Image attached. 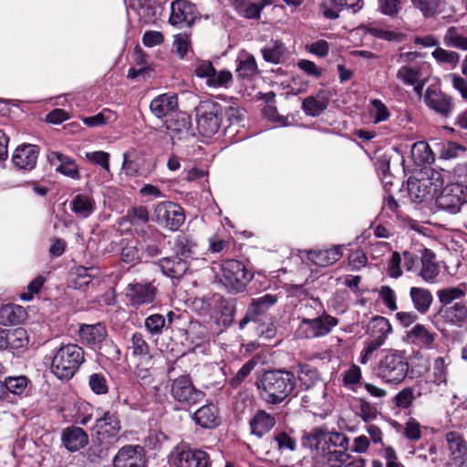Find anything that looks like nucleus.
<instances>
[{"instance_id": "052dcab7", "label": "nucleus", "mask_w": 467, "mask_h": 467, "mask_svg": "<svg viewBox=\"0 0 467 467\" xmlns=\"http://www.w3.org/2000/svg\"><path fill=\"white\" fill-rule=\"evenodd\" d=\"M126 217L132 224L146 223L149 221L148 210L144 206L130 209Z\"/></svg>"}, {"instance_id": "7c9ffc66", "label": "nucleus", "mask_w": 467, "mask_h": 467, "mask_svg": "<svg viewBox=\"0 0 467 467\" xmlns=\"http://www.w3.org/2000/svg\"><path fill=\"white\" fill-rule=\"evenodd\" d=\"M408 337L412 341V343L420 345L427 349H431L433 348V343L436 340L437 334L429 330L425 326L417 324L408 332Z\"/></svg>"}, {"instance_id": "c03bdc74", "label": "nucleus", "mask_w": 467, "mask_h": 467, "mask_svg": "<svg viewBox=\"0 0 467 467\" xmlns=\"http://www.w3.org/2000/svg\"><path fill=\"white\" fill-rule=\"evenodd\" d=\"M276 301V296L271 294H266L261 297L254 299L248 306L249 313L254 314L256 317H258L259 315L265 313L269 307L274 306Z\"/></svg>"}, {"instance_id": "49530a36", "label": "nucleus", "mask_w": 467, "mask_h": 467, "mask_svg": "<svg viewBox=\"0 0 467 467\" xmlns=\"http://www.w3.org/2000/svg\"><path fill=\"white\" fill-rule=\"evenodd\" d=\"M451 363L449 357H438L433 360V378L437 384L446 383L448 366Z\"/></svg>"}, {"instance_id": "4d7b16f0", "label": "nucleus", "mask_w": 467, "mask_h": 467, "mask_svg": "<svg viewBox=\"0 0 467 467\" xmlns=\"http://www.w3.org/2000/svg\"><path fill=\"white\" fill-rule=\"evenodd\" d=\"M141 163L139 155L136 152L124 153L122 169L127 175H135L140 169Z\"/></svg>"}, {"instance_id": "a211bd4d", "label": "nucleus", "mask_w": 467, "mask_h": 467, "mask_svg": "<svg viewBox=\"0 0 467 467\" xmlns=\"http://www.w3.org/2000/svg\"><path fill=\"white\" fill-rule=\"evenodd\" d=\"M337 324V320L329 316L324 315L313 319H303L302 325L306 327V337H317L327 335L332 327Z\"/></svg>"}, {"instance_id": "a878e982", "label": "nucleus", "mask_w": 467, "mask_h": 467, "mask_svg": "<svg viewBox=\"0 0 467 467\" xmlns=\"http://www.w3.org/2000/svg\"><path fill=\"white\" fill-rule=\"evenodd\" d=\"M343 255L342 246L335 245L330 249L309 251L307 258L316 265L326 267L338 261Z\"/></svg>"}, {"instance_id": "de8ad7c7", "label": "nucleus", "mask_w": 467, "mask_h": 467, "mask_svg": "<svg viewBox=\"0 0 467 467\" xmlns=\"http://www.w3.org/2000/svg\"><path fill=\"white\" fill-rule=\"evenodd\" d=\"M196 244L189 240L185 236H179L175 242V250L177 255L182 256V259L195 258Z\"/></svg>"}, {"instance_id": "f3484780", "label": "nucleus", "mask_w": 467, "mask_h": 467, "mask_svg": "<svg viewBox=\"0 0 467 467\" xmlns=\"http://www.w3.org/2000/svg\"><path fill=\"white\" fill-rule=\"evenodd\" d=\"M79 337L83 344L92 348L102 349V344L107 338V329L101 323L82 325L79 328Z\"/></svg>"}, {"instance_id": "4be33fe9", "label": "nucleus", "mask_w": 467, "mask_h": 467, "mask_svg": "<svg viewBox=\"0 0 467 467\" xmlns=\"http://www.w3.org/2000/svg\"><path fill=\"white\" fill-rule=\"evenodd\" d=\"M47 157L49 163L56 167L57 171L71 179H79L77 165L70 157L57 151H49Z\"/></svg>"}, {"instance_id": "473e14b6", "label": "nucleus", "mask_w": 467, "mask_h": 467, "mask_svg": "<svg viewBox=\"0 0 467 467\" xmlns=\"http://www.w3.org/2000/svg\"><path fill=\"white\" fill-rule=\"evenodd\" d=\"M26 315L24 307L8 304L0 308V323L4 326L18 324L25 319Z\"/></svg>"}, {"instance_id": "8fccbe9b", "label": "nucleus", "mask_w": 467, "mask_h": 467, "mask_svg": "<svg viewBox=\"0 0 467 467\" xmlns=\"http://www.w3.org/2000/svg\"><path fill=\"white\" fill-rule=\"evenodd\" d=\"M233 80V75L229 70H220L212 73L211 78L207 80V85L211 88H227Z\"/></svg>"}, {"instance_id": "9b49d317", "label": "nucleus", "mask_w": 467, "mask_h": 467, "mask_svg": "<svg viewBox=\"0 0 467 467\" xmlns=\"http://www.w3.org/2000/svg\"><path fill=\"white\" fill-rule=\"evenodd\" d=\"M126 298L130 306L139 307L142 305L151 304L156 297V287L150 283L129 284L125 292Z\"/></svg>"}, {"instance_id": "412c9836", "label": "nucleus", "mask_w": 467, "mask_h": 467, "mask_svg": "<svg viewBox=\"0 0 467 467\" xmlns=\"http://www.w3.org/2000/svg\"><path fill=\"white\" fill-rule=\"evenodd\" d=\"M95 428L98 434L115 437L121 429L119 414L114 410H106L96 420Z\"/></svg>"}, {"instance_id": "bf43d9fd", "label": "nucleus", "mask_w": 467, "mask_h": 467, "mask_svg": "<svg viewBox=\"0 0 467 467\" xmlns=\"http://www.w3.org/2000/svg\"><path fill=\"white\" fill-rule=\"evenodd\" d=\"M165 325V318L161 314L150 315L145 319V327L152 335L161 334Z\"/></svg>"}, {"instance_id": "f257e3e1", "label": "nucleus", "mask_w": 467, "mask_h": 467, "mask_svg": "<svg viewBox=\"0 0 467 467\" xmlns=\"http://www.w3.org/2000/svg\"><path fill=\"white\" fill-rule=\"evenodd\" d=\"M257 388L265 402L272 405L280 404L294 391L296 378L288 370H268L262 375L257 382Z\"/></svg>"}, {"instance_id": "13d9d810", "label": "nucleus", "mask_w": 467, "mask_h": 467, "mask_svg": "<svg viewBox=\"0 0 467 467\" xmlns=\"http://www.w3.org/2000/svg\"><path fill=\"white\" fill-rule=\"evenodd\" d=\"M465 150L464 147L461 144L452 141H447L442 143L440 149L441 158L444 160H450L457 158L460 154Z\"/></svg>"}, {"instance_id": "0e129e2a", "label": "nucleus", "mask_w": 467, "mask_h": 467, "mask_svg": "<svg viewBox=\"0 0 467 467\" xmlns=\"http://www.w3.org/2000/svg\"><path fill=\"white\" fill-rule=\"evenodd\" d=\"M348 265L351 270L358 271L365 267L368 263L366 254L361 250H355L348 254Z\"/></svg>"}, {"instance_id": "6e6552de", "label": "nucleus", "mask_w": 467, "mask_h": 467, "mask_svg": "<svg viewBox=\"0 0 467 467\" xmlns=\"http://www.w3.org/2000/svg\"><path fill=\"white\" fill-rule=\"evenodd\" d=\"M436 197L437 206L451 213H457L467 202V187L461 183L448 184Z\"/></svg>"}, {"instance_id": "58836bf2", "label": "nucleus", "mask_w": 467, "mask_h": 467, "mask_svg": "<svg viewBox=\"0 0 467 467\" xmlns=\"http://www.w3.org/2000/svg\"><path fill=\"white\" fill-rule=\"evenodd\" d=\"M297 378L304 389L318 385V382H325L317 369L308 364L298 366Z\"/></svg>"}, {"instance_id": "393cba45", "label": "nucleus", "mask_w": 467, "mask_h": 467, "mask_svg": "<svg viewBox=\"0 0 467 467\" xmlns=\"http://www.w3.org/2000/svg\"><path fill=\"white\" fill-rule=\"evenodd\" d=\"M61 441L69 451H78L88 442L87 433L79 427H67L63 430Z\"/></svg>"}, {"instance_id": "39448f33", "label": "nucleus", "mask_w": 467, "mask_h": 467, "mask_svg": "<svg viewBox=\"0 0 467 467\" xmlns=\"http://www.w3.org/2000/svg\"><path fill=\"white\" fill-rule=\"evenodd\" d=\"M220 280L232 292L239 293L244 290L252 280L253 274L237 260H226L221 264Z\"/></svg>"}, {"instance_id": "603ef678", "label": "nucleus", "mask_w": 467, "mask_h": 467, "mask_svg": "<svg viewBox=\"0 0 467 467\" xmlns=\"http://www.w3.org/2000/svg\"><path fill=\"white\" fill-rule=\"evenodd\" d=\"M412 155L421 163H432L435 160L430 146L424 141H418L413 144Z\"/></svg>"}, {"instance_id": "4c0bfd02", "label": "nucleus", "mask_w": 467, "mask_h": 467, "mask_svg": "<svg viewBox=\"0 0 467 467\" xmlns=\"http://www.w3.org/2000/svg\"><path fill=\"white\" fill-rule=\"evenodd\" d=\"M413 6L426 18L434 17L443 12L444 0H410Z\"/></svg>"}, {"instance_id": "864d4df0", "label": "nucleus", "mask_w": 467, "mask_h": 467, "mask_svg": "<svg viewBox=\"0 0 467 467\" xmlns=\"http://www.w3.org/2000/svg\"><path fill=\"white\" fill-rule=\"evenodd\" d=\"M28 383V379L25 376L8 377L3 382L4 389L9 392L19 395L24 392Z\"/></svg>"}, {"instance_id": "f03ea898", "label": "nucleus", "mask_w": 467, "mask_h": 467, "mask_svg": "<svg viewBox=\"0 0 467 467\" xmlns=\"http://www.w3.org/2000/svg\"><path fill=\"white\" fill-rule=\"evenodd\" d=\"M85 361L84 350L77 344H67L56 350L51 371L59 379L68 380Z\"/></svg>"}, {"instance_id": "72a5a7b5", "label": "nucleus", "mask_w": 467, "mask_h": 467, "mask_svg": "<svg viewBox=\"0 0 467 467\" xmlns=\"http://www.w3.org/2000/svg\"><path fill=\"white\" fill-rule=\"evenodd\" d=\"M368 331L372 338L384 343L387 336L391 332V325L384 317H374L368 325Z\"/></svg>"}, {"instance_id": "5701e85b", "label": "nucleus", "mask_w": 467, "mask_h": 467, "mask_svg": "<svg viewBox=\"0 0 467 467\" xmlns=\"http://www.w3.org/2000/svg\"><path fill=\"white\" fill-rule=\"evenodd\" d=\"M327 396L326 382H318V385L305 389L301 400L305 407L324 409L327 403Z\"/></svg>"}, {"instance_id": "ea45409f", "label": "nucleus", "mask_w": 467, "mask_h": 467, "mask_svg": "<svg viewBox=\"0 0 467 467\" xmlns=\"http://www.w3.org/2000/svg\"><path fill=\"white\" fill-rule=\"evenodd\" d=\"M467 294V284L461 283L457 286H448L437 292L439 301L444 306L451 304L453 300L461 299Z\"/></svg>"}, {"instance_id": "a19ab883", "label": "nucleus", "mask_w": 467, "mask_h": 467, "mask_svg": "<svg viewBox=\"0 0 467 467\" xmlns=\"http://www.w3.org/2000/svg\"><path fill=\"white\" fill-rule=\"evenodd\" d=\"M7 348L19 349L26 348L29 343L27 331L23 327L7 329Z\"/></svg>"}, {"instance_id": "5fc2aeb1", "label": "nucleus", "mask_w": 467, "mask_h": 467, "mask_svg": "<svg viewBox=\"0 0 467 467\" xmlns=\"http://www.w3.org/2000/svg\"><path fill=\"white\" fill-rule=\"evenodd\" d=\"M284 52V46L279 41L269 44L262 50L265 60L271 63H278Z\"/></svg>"}, {"instance_id": "bb28decb", "label": "nucleus", "mask_w": 467, "mask_h": 467, "mask_svg": "<svg viewBox=\"0 0 467 467\" xmlns=\"http://www.w3.org/2000/svg\"><path fill=\"white\" fill-rule=\"evenodd\" d=\"M178 107V99L173 94H161L156 97L150 105L151 112L159 119L163 118Z\"/></svg>"}, {"instance_id": "9d476101", "label": "nucleus", "mask_w": 467, "mask_h": 467, "mask_svg": "<svg viewBox=\"0 0 467 467\" xmlns=\"http://www.w3.org/2000/svg\"><path fill=\"white\" fill-rule=\"evenodd\" d=\"M172 461L176 467H209L211 465L208 453L199 449H177Z\"/></svg>"}, {"instance_id": "2eb2a0df", "label": "nucleus", "mask_w": 467, "mask_h": 467, "mask_svg": "<svg viewBox=\"0 0 467 467\" xmlns=\"http://www.w3.org/2000/svg\"><path fill=\"white\" fill-rule=\"evenodd\" d=\"M446 441V448L449 451V461L447 467L456 465L460 460L465 456L467 452V441L457 431H451L446 432L444 436Z\"/></svg>"}, {"instance_id": "338daca9", "label": "nucleus", "mask_w": 467, "mask_h": 467, "mask_svg": "<svg viewBox=\"0 0 467 467\" xmlns=\"http://www.w3.org/2000/svg\"><path fill=\"white\" fill-rule=\"evenodd\" d=\"M414 400L413 390L410 388H406L400 390L393 398V403L401 409H406L410 406Z\"/></svg>"}, {"instance_id": "dca6fc26", "label": "nucleus", "mask_w": 467, "mask_h": 467, "mask_svg": "<svg viewBox=\"0 0 467 467\" xmlns=\"http://www.w3.org/2000/svg\"><path fill=\"white\" fill-rule=\"evenodd\" d=\"M39 150L36 145L23 144L18 146L12 156L15 166L22 170H32L36 163Z\"/></svg>"}, {"instance_id": "79ce46f5", "label": "nucleus", "mask_w": 467, "mask_h": 467, "mask_svg": "<svg viewBox=\"0 0 467 467\" xmlns=\"http://www.w3.org/2000/svg\"><path fill=\"white\" fill-rule=\"evenodd\" d=\"M327 107V99L325 98H317L309 96L302 102V109L307 116L317 117Z\"/></svg>"}, {"instance_id": "2f4dec72", "label": "nucleus", "mask_w": 467, "mask_h": 467, "mask_svg": "<svg viewBox=\"0 0 467 467\" xmlns=\"http://www.w3.org/2000/svg\"><path fill=\"white\" fill-rule=\"evenodd\" d=\"M435 254L429 249H423L421 252L420 262L421 268L420 275L421 278L429 283L434 282L439 275L440 267L434 261Z\"/></svg>"}, {"instance_id": "680f3d73", "label": "nucleus", "mask_w": 467, "mask_h": 467, "mask_svg": "<svg viewBox=\"0 0 467 467\" xmlns=\"http://www.w3.org/2000/svg\"><path fill=\"white\" fill-rule=\"evenodd\" d=\"M379 410L376 405L360 399L359 400V416L364 421H372L377 419Z\"/></svg>"}, {"instance_id": "4468645a", "label": "nucleus", "mask_w": 467, "mask_h": 467, "mask_svg": "<svg viewBox=\"0 0 467 467\" xmlns=\"http://www.w3.org/2000/svg\"><path fill=\"white\" fill-rule=\"evenodd\" d=\"M349 459L350 455L347 451L317 445L316 467H342Z\"/></svg>"}, {"instance_id": "ddd939ff", "label": "nucleus", "mask_w": 467, "mask_h": 467, "mask_svg": "<svg viewBox=\"0 0 467 467\" xmlns=\"http://www.w3.org/2000/svg\"><path fill=\"white\" fill-rule=\"evenodd\" d=\"M144 449L140 445H126L119 450L113 460L115 467H144Z\"/></svg>"}, {"instance_id": "f8f14e48", "label": "nucleus", "mask_w": 467, "mask_h": 467, "mask_svg": "<svg viewBox=\"0 0 467 467\" xmlns=\"http://www.w3.org/2000/svg\"><path fill=\"white\" fill-rule=\"evenodd\" d=\"M195 19L196 10L192 3L187 0H175L171 3L169 21L172 26H190Z\"/></svg>"}, {"instance_id": "1a4fd4ad", "label": "nucleus", "mask_w": 467, "mask_h": 467, "mask_svg": "<svg viewBox=\"0 0 467 467\" xmlns=\"http://www.w3.org/2000/svg\"><path fill=\"white\" fill-rule=\"evenodd\" d=\"M172 398L182 405H195L204 399V393L196 389L189 376H180L176 378L171 388Z\"/></svg>"}, {"instance_id": "423d86ee", "label": "nucleus", "mask_w": 467, "mask_h": 467, "mask_svg": "<svg viewBox=\"0 0 467 467\" xmlns=\"http://www.w3.org/2000/svg\"><path fill=\"white\" fill-rule=\"evenodd\" d=\"M222 122V106L211 100L202 101L196 108V123L199 132L212 137L220 129Z\"/></svg>"}, {"instance_id": "c9c22d12", "label": "nucleus", "mask_w": 467, "mask_h": 467, "mask_svg": "<svg viewBox=\"0 0 467 467\" xmlns=\"http://www.w3.org/2000/svg\"><path fill=\"white\" fill-rule=\"evenodd\" d=\"M364 29L366 33L372 36L389 42L401 43L405 39L404 34L374 24L366 26Z\"/></svg>"}, {"instance_id": "0eeeda50", "label": "nucleus", "mask_w": 467, "mask_h": 467, "mask_svg": "<svg viewBox=\"0 0 467 467\" xmlns=\"http://www.w3.org/2000/svg\"><path fill=\"white\" fill-rule=\"evenodd\" d=\"M152 219L161 226L176 231L184 223L185 215L183 209L177 203L161 202L155 205Z\"/></svg>"}, {"instance_id": "f704fd0d", "label": "nucleus", "mask_w": 467, "mask_h": 467, "mask_svg": "<svg viewBox=\"0 0 467 467\" xmlns=\"http://www.w3.org/2000/svg\"><path fill=\"white\" fill-rule=\"evenodd\" d=\"M410 296L413 303L414 308L421 313H426L432 303V296L428 289L421 287H411Z\"/></svg>"}, {"instance_id": "6e6d98bb", "label": "nucleus", "mask_w": 467, "mask_h": 467, "mask_svg": "<svg viewBox=\"0 0 467 467\" xmlns=\"http://www.w3.org/2000/svg\"><path fill=\"white\" fill-rule=\"evenodd\" d=\"M432 57L436 59L437 62L441 64H447L452 67H455L460 60V56L458 53L454 51H448L441 47L436 48L432 52Z\"/></svg>"}, {"instance_id": "69168bd1", "label": "nucleus", "mask_w": 467, "mask_h": 467, "mask_svg": "<svg viewBox=\"0 0 467 467\" xmlns=\"http://www.w3.org/2000/svg\"><path fill=\"white\" fill-rule=\"evenodd\" d=\"M91 390L96 394H105L108 392V384L105 377L99 373L90 375L88 380Z\"/></svg>"}, {"instance_id": "6ab92c4d", "label": "nucleus", "mask_w": 467, "mask_h": 467, "mask_svg": "<svg viewBox=\"0 0 467 467\" xmlns=\"http://www.w3.org/2000/svg\"><path fill=\"white\" fill-rule=\"evenodd\" d=\"M424 101L429 108L444 117H448L453 109L449 97L431 88L426 89Z\"/></svg>"}, {"instance_id": "e2e57ef3", "label": "nucleus", "mask_w": 467, "mask_h": 467, "mask_svg": "<svg viewBox=\"0 0 467 467\" xmlns=\"http://www.w3.org/2000/svg\"><path fill=\"white\" fill-rule=\"evenodd\" d=\"M372 109L370 111L371 116L374 119L375 123L385 121L389 117V112L383 102L379 99L371 100Z\"/></svg>"}, {"instance_id": "c85d7f7f", "label": "nucleus", "mask_w": 467, "mask_h": 467, "mask_svg": "<svg viewBox=\"0 0 467 467\" xmlns=\"http://www.w3.org/2000/svg\"><path fill=\"white\" fill-rule=\"evenodd\" d=\"M439 313L446 323L456 327H462L467 320V306L463 303L458 302L452 306H444Z\"/></svg>"}, {"instance_id": "7ed1b4c3", "label": "nucleus", "mask_w": 467, "mask_h": 467, "mask_svg": "<svg viewBox=\"0 0 467 467\" xmlns=\"http://www.w3.org/2000/svg\"><path fill=\"white\" fill-rule=\"evenodd\" d=\"M409 371V363L400 352H389L384 355L375 368L376 375L384 382L400 384Z\"/></svg>"}, {"instance_id": "aec40b11", "label": "nucleus", "mask_w": 467, "mask_h": 467, "mask_svg": "<svg viewBox=\"0 0 467 467\" xmlns=\"http://www.w3.org/2000/svg\"><path fill=\"white\" fill-rule=\"evenodd\" d=\"M312 436L317 441V445L325 446L337 450L347 451L348 447V438L340 432H324L320 430H314Z\"/></svg>"}, {"instance_id": "b1692460", "label": "nucleus", "mask_w": 467, "mask_h": 467, "mask_svg": "<svg viewBox=\"0 0 467 467\" xmlns=\"http://www.w3.org/2000/svg\"><path fill=\"white\" fill-rule=\"evenodd\" d=\"M192 418L197 425L203 429H213L220 424L219 410L212 403L199 408Z\"/></svg>"}, {"instance_id": "09e8293b", "label": "nucleus", "mask_w": 467, "mask_h": 467, "mask_svg": "<svg viewBox=\"0 0 467 467\" xmlns=\"http://www.w3.org/2000/svg\"><path fill=\"white\" fill-rule=\"evenodd\" d=\"M236 73L240 78L250 79L257 73V65L255 59L248 56L244 59H240L237 65Z\"/></svg>"}, {"instance_id": "e433bc0d", "label": "nucleus", "mask_w": 467, "mask_h": 467, "mask_svg": "<svg viewBox=\"0 0 467 467\" xmlns=\"http://www.w3.org/2000/svg\"><path fill=\"white\" fill-rule=\"evenodd\" d=\"M95 201L84 194H78L71 202V210L80 218H88L94 212Z\"/></svg>"}, {"instance_id": "20e7f679", "label": "nucleus", "mask_w": 467, "mask_h": 467, "mask_svg": "<svg viewBox=\"0 0 467 467\" xmlns=\"http://www.w3.org/2000/svg\"><path fill=\"white\" fill-rule=\"evenodd\" d=\"M443 186L441 174L430 171L420 179L410 178L407 183L409 197L412 202H422L433 199Z\"/></svg>"}, {"instance_id": "37998d69", "label": "nucleus", "mask_w": 467, "mask_h": 467, "mask_svg": "<svg viewBox=\"0 0 467 467\" xmlns=\"http://www.w3.org/2000/svg\"><path fill=\"white\" fill-rule=\"evenodd\" d=\"M117 114L109 109H104L99 113L83 118V122L88 127H99L116 121Z\"/></svg>"}, {"instance_id": "a18cd8bd", "label": "nucleus", "mask_w": 467, "mask_h": 467, "mask_svg": "<svg viewBox=\"0 0 467 467\" xmlns=\"http://www.w3.org/2000/svg\"><path fill=\"white\" fill-rule=\"evenodd\" d=\"M443 40L447 47L467 50V36H462L454 26L448 28Z\"/></svg>"}, {"instance_id": "3c124183", "label": "nucleus", "mask_w": 467, "mask_h": 467, "mask_svg": "<svg viewBox=\"0 0 467 467\" xmlns=\"http://www.w3.org/2000/svg\"><path fill=\"white\" fill-rule=\"evenodd\" d=\"M420 76L421 74L418 67H411L408 66H402L400 67L396 74L398 79L409 86L417 84Z\"/></svg>"}, {"instance_id": "774afa93", "label": "nucleus", "mask_w": 467, "mask_h": 467, "mask_svg": "<svg viewBox=\"0 0 467 467\" xmlns=\"http://www.w3.org/2000/svg\"><path fill=\"white\" fill-rule=\"evenodd\" d=\"M131 349L133 355L145 356L149 353V346L140 333H134L131 337Z\"/></svg>"}, {"instance_id": "c756f323", "label": "nucleus", "mask_w": 467, "mask_h": 467, "mask_svg": "<svg viewBox=\"0 0 467 467\" xmlns=\"http://www.w3.org/2000/svg\"><path fill=\"white\" fill-rule=\"evenodd\" d=\"M275 425V417L263 410H257L250 420L251 432L258 437L264 436Z\"/></svg>"}, {"instance_id": "cd10ccee", "label": "nucleus", "mask_w": 467, "mask_h": 467, "mask_svg": "<svg viewBox=\"0 0 467 467\" xmlns=\"http://www.w3.org/2000/svg\"><path fill=\"white\" fill-rule=\"evenodd\" d=\"M159 265L162 273L171 278L182 277L189 267L187 260L179 257V255L164 257L160 260Z\"/></svg>"}]
</instances>
